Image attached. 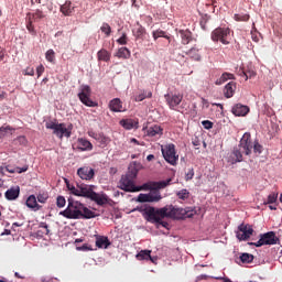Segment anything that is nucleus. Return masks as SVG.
Returning a JSON list of instances; mask_svg holds the SVG:
<instances>
[{
	"mask_svg": "<svg viewBox=\"0 0 282 282\" xmlns=\"http://www.w3.org/2000/svg\"><path fill=\"white\" fill-rule=\"evenodd\" d=\"M117 43H119V45H127V33H122L120 39L117 40Z\"/></svg>",
	"mask_w": 282,
	"mask_h": 282,
	"instance_id": "56",
	"label": "nucleus"
},
{
	"mask_svg": "<svg viewBox=\"0 0 282 282\" xmlns=\"http://www.w3.org/2000/svg\"><path fill=\"white\" fill-rule=\"evenodd\" d=\"M180 36H181V40H182V44L183 45H188V43H191L193 41V35L191 33V31L186 30H181L178 32Z\"/></svg>",
	"mask_w": 282,
	"mask_h": 282,
	"instance_id": "24",
	"label": "nucleus"
},
{
	"mask_svg": "<svg viewBox=\"0 0 282 282\" xmlns=\"http://www.w3.org/2000/svg\"><path fill=\"white\" fill-rule=\"evenodd\" d=\"M100 31H101L106 36H111V25H109V23L104 22L102 25L100 26Z\"/></svg>",
	"mask_w": 282,
	"mask_h": 282,
	"instance_id": "40",
	"label": "nucleus"
},
{
	"mask_svg": "<svg viewBox=\"0 0 282 282\" xmlns=\"http://www.w3.org/2000/svg\"><path fill=\"white\" fill-rule=\"evenodd\" d=\"M164 98H165L166 105L170 107V109H172V111H180L177 110V107H180V105L182 104V100H184V95L166 94L164 95Z\"/></svg>",
	"mask_w": 282,
	"mask_h": 282,
	"instance_id": "12",
	"label": "nucleus"
},
{
	"mask_svg": "<svg viewBox=\"0 0 282 282\" xmlns=\"http://www.w3.org/2000/svg\"><path fill=\"white\" fill-rule=\"evenodd\" d=\"M132 34L135 36V39H143L144 34H147V30L142 25L137 24V26H134L132 30Z\"/></svg>",
	"mask_w": 282,
	"mask_h": 282,
	"instance_id": "30",
	"label": "nucleus"
},
{
	"mask_svg": "<svg viewBox=\"0 0 282 282\" xmlns=\"http://www.w3.org/2000/svg\"><path fill=\"white\" fill-rule=\"evenodd\" d=\"M161 151L165 162H167L172 166H175L177 164L180 155H177V152L175 151V144H166L164 148L161 149Z\"/></svg>",
	"mask_w": 282,
	"mask_h": 282,
	"instance_id": "8",
	"label": "nucleus"
},
{
	"mask_svg": "<svg viewBox=\"0 0 282 282\" xmlns=\"http://www.w3.org/2000/svg\"><path fill=\"white\" fill-rule=\"evenodd\" d=\"M240 261L242 263H252V261H254V256L251 253H242L240 256Z\"/></svg>",
	"mask_w": 282,
	"mask_h": 282,
	"instance_id": "39",
	"label": "nucleus"
},
{
	"mask_svg": "<svg viewBox=\"0 0 282 282\" xmlns=\"http://www.w3.org/2000/svg\"><path fill=\"white\" fill-rule=\"evenodd\" d=\"M66 204H67V200L65 199V196H57L56 198L57 208H65Z\"/></svg>",
	"mask_w": 282,
	"mask_h": 282,
	"instance_id": "46",
	"label": "nucleus"
},
{
	"mask_svg": "<svg viewBox=\"0 0 282 282\" xmlns=\"http://www.w3.org/2000/svg\"><path fill=\"white\" fill-rule=\"evenodd\" d=\"M242 153H245V155H250L252 153V137L250 132H246L242 135L238 147L234 148V151L231 153L232 160H235V162H242Z\"/></svg>",
	"mask_w": 282,
	"mask_h": 282,
	"instance_id": "1",
	"label": "nucleus"
},
{
	"mask_svg": "<svg viewBox=\"0 0 282 282\" xmlns=\"http://www.w3.org/2000/svg\"><path fill=\"white\" fill-rule=\"evenodd\" d=\"M236 90H237V83L229 82L224 88L225 98H232L235 96Z\"/></svg>",
	"mask_w": 282,
	"mask_h": 282,
	"instance_id": "19",
	"label": "nucleus"
},
{
	"mask_svg": "<svg viewBox=\"0 0 282 282\" xmlns=\"http://www.w3.org/2000/svg\"><path fill=\"white\" fill-rule=\"evenodd\" d=\"M120 124L123 127V129L131 131V129H138L139 122L135 121V119H122Z\"/></svg>",
	"mask_w": 282,
	"mask_h": 282,
	"instance_id": "22",
	"label": "nucleus"
},
{
	"mask_svg": "<svg viewBox=\"0 0 282 282\" xmlns=\"http://www.w3.org/2000/svg\"><path fill=\"white\" fill-rule=\"evenodd\" d=\"M46 129H52L54 135L63 140V138H72V131L65 127V123L46 122Z\"/></svg>",
	"mask_w": 282,
	"mask_h": 282,
	"instance_id": "7",
	"label": "nucleus"
},
{
	"mask_svg": "<svg viewBox=\"0 0 282 282\" xmlns=\"http://www.w3.org/2000/svg\"><path fill=\"white\" fill-rule=\"evenodd\" d=\"M78 98L86 107H98V104L91 100V87L87 85L82 86V89L78 93Z\"/></svg>",
	"mask_w": 282,
	"mask_h": 282,
	"instance_id": "11",
	"label": "nucleus"
},
{
	"mask_svg": "<svg viewBox=\"0 0 282 282\" xmlns=\"http://www.w3.org/2000/svg\"><path fill=\"white\" fill-rule=\"evenodd\" d=\"M252 232H254V229H252V226L241 224L238 227L236 237H237V239H239V241H248V239H250V237H252Z\"/></svg>",
	"mask_w": 282,
	"mask_h": 282,
	"instance_id": "13",
	"label": "nucleus"
},
{
	"mask_svg": "<svg viewBox=\"0 0 282 282\" xmlns=\"http://www.w3.org/2000/svg\"><path fill=\"white\" fill-rule=\"evenodd\" d=\"M121 191H126V193H135V178H131V176L122 175L119 182Z\"/></svg>",
	"mask_w": 282,
	"mask_h": 282,
	"instance_id": "14",
	"label": "nucleus"
},
{
	"mask_svg": "<svg viewBox=\"0 0 282 282\" xmlns=\"http://www.w3.org/2000/svg\"><path fill=\"white\" fill-rule=\"evenodd\" d=\"M186 56H189L192 61H202V54H199V48L197 46H193L191 50L186 52Z\"/></svg>",
	"mask_w": 282,
	"mask_h": 282,
	"instance_id": "25",
	"label": "nucleus"
},
{
	"mask_svg": "<svg viewBox=\"0 0 282 282\" xmlns=\"http://www.w3.org/2000/svg\"><path fill=\"white\" fill-rule=\"evenodd\" d=\"M239 76H242L245 80H248V72L247 70H239Z\"/></svg>",
	"mask_w": 282,
	"mask_h": 282,
	"instance_id": "61",
	"label": "nucleus"
},
{
	"mask_svg": "<svg viewBox=\"0 0 282 282\" xmlns=\"http://www.w3.org/2000/svg\"><path fill=\"white\" fill-rule=\"evenodd\" d=\"M67 188H68V191H70L72 195H76V197H78L79 185H77V187H75L74 185H70L69 183H67Z\"/></svg>",
	"mask_w": 282,
	"mask_h": 282,
	"instance_id": "49",
	"label": "nucleus"
},
{
	"mask_svg": "<svg viewBox=\"0 0 282 282\" xmlns=\"http://www.w3.org/2000/svg\"><path fill=\"white\" fill-rule=\"evenodd\" d=\"M34 19V21H39L41 19H45V13L41 10H36L33 14L31 13V20Z\"/></svg>",
	"mask_w": 282,
	"mask_h": 282,
	"instance_id": "43",
	"label": "nucleus"
},
{
	"mask_svg": "<svg viewBox=\"0 0 282 282\" xmlns=\"http://www.w3.org/2000/svg\"><path fill=\"white\" fill-rule=\"evenodd\" d=\"M45 58L48 63H56V52H54L52 48L46 51Z\"/></svg>",
	"mask_w": 282,
	"mask_h": 282,
	"instance_id": "37",
	"label": "nucleus"
},
{
	"mask_svg": "<svg viewBox=\"0 0 282 282\" xmlns=\"http://www.w3.org/2000/svg\"><path fill=\"white\" fill-rule=\"evenodd\" d=\"M227 80H235V75L230 73H224L219 79L216 80V85H224Z\"/></svg>",
	"mask_w": 282,
	"mask_h": 282,
	"instance_id": "33",
	"label": "nucleus"
},
{
	"mask_svg": "<svg viewBox=\"0 0 282 282\" xmlns=\"http://www.w3.org/2000/svg\"><path fill=\"white\" fill-rule=\"evenodd\" d=\"M204 129H213V122L209 120L202 121Z\"/></svg>",
	"mask_w": 282,
	"mask_h": 282,
	"instance_id": "58",
	"label": "nucleus"
},
{
	"mask_svg": "<svg viewBox=\"0 0 282 282\" xmlns=\"http://www.w3.org/2000/svg\"><path fill=\"white\" fill-rule=\"evenodd\" d=\"M248 78H253V76H257V73L254 70H248Z\"/></svg>",
	"mask_w": 282,
	"mask_h": 282,
	"instance_id": "64",
	"label": "nucleus"
},
{
	"mask_svg": "<svg viewBox=\"0 0 282 282\" xmlns=\"http://www.w3.org/2000/svg\"><path fill=\"white\" fill-rule=\"evenodd\" d=\"M156 212L159 217H167V219H184V217H193L195 214L193 210L180 208L173 205H166L162 208H158Z\"/></svg>",
	"mask_w": 282,
	"mask_h": 282,
	"instance_id": "2",
	"label": "nucleus"
},
{
	"mask_svg": "<svg viewBox=\"0 0 282 282\" xmlns=\"http://www.w3.org/2000/svg\"><path fill=\"white\" fill-rule=\"evenodd\" d=\"M97 58L98 61H102L104 63H109V61H111V53L105 48H101L97 53Z\"/></svg>",
	"mask_w": 282,
	"mask_h": 282,
	"instance_id": "28",
	"label": "nucleus"
},
{
	"mask_svg": "<svg viewBox=\"0 0 282 282\" xmlns=\"http://www.w3.org/2000/svg\"><path fill=\"white\" fill-rule=\"evenodd\" d=\"M137 210L142 214V217L149 221L150 224H158L159 226H162L163 228H169V223L163 221L166 219V217H160L158 215L159 209L155 207H138Z\"/></svg>",
	"mask_w": 282,
	"mask_h": 282,
	"instance_id": "4",
	"label": "nucleus"
},
{
	"mask_svg": "<svg viewBox=\"0 0 282 282\" xmlns=\"http://www.w3.org/2000/svg\"><path fill=\"white\" fill-rule=\"evenodd\" d=\"M94 188H96L95 185L80 184L78 197H86L95 202L98 206H105L107 204V195L98 194L94 192Z\"/></svg>",
	"mask_w": 282,
	"mask_h": 282,
	"instance_id": "3",
	"label": "nucleus"
},
{
	"mask_svg": "<svg viewBox=\"0 0 282 282\" xmlns=\"http://www.w3.org/2000/svg\"><path fill=\"white\" fill-rule=\"evenodd\" d=\"M138 202H140L141 204L149 202V194H139Z\"/></svg>",
	"mask_w": 282,
	"mask_h": 282,
	"instance_id": "53",
	"label": "nucleus"
},
{
	"mask_svg": "<svg viewBox=\"0 0 282 282\" xmlns=\"http://www.w3.org/2000/svg\"><path fill=\"white\" fill-rule=\"evenodd\" d=\"M12 128L10 126H2L0 128V140L3 138H9V135H12Z\"/></svg>",
	"mask_w": 282,
	"mask_h": 282,
	"instance_id": "34",
	"label": "nucleus"
},
{
	"mask_svg": "<svg viewBox=\"0 0 282 282\" xmlns=\"http://www.w3.org/2000/svg\"><path fill=\"white\" fill-rule=\"evenodd\" d=\"M160 199H162V195H160V193L148 194V202L149 203L160 202Z\"/></svg>",
	"mask_w": 282,
	"mask_h": 282,
	"instance_id": "41",
	"label": "nucleus"
},
{
	"mask_svg": "<svg viewBox=\"0 0 282 282\" xmlns=\"http://www.w3.org/2000/svg\"><path fill=\"white\" fill-rule=\"evenodd\" d=\"M94 217H96V213H94L91 209L85 207V205H83V212H82V216L80 219H94Z\"/></svg>",
	"mask_w": 282,
	"mask_h": 282,
	"instance_id": "31",
	"label": "nucleus"
},
{
	"mask_svg": "<svg viewBox=\"0 0 282 282\" xmlns=\"http://www.w3.org/2000/svg\"><path fill=\"white\" fill-rule=\"evenodd\" d=\"M279 198V194H270L268 196V200H267V204H274L276 202V199Z\"/></svg>",
	"mask_w": 282,
	"mask_h": 282,
	"instance_id": "50",
	"label": "nucleus"
},
{
	"mask_svg": "<svg viewBox=\"0 0 282 282\" xmlns=\"http://www.w3.org/2000/svg\"><path fill=\"white\" fill-rule=\"evenodd\" d=\"M97 140L100 142V144L107 145L108 142H110L109 138L105 137V134H99Z\"/></svg>",
	"mask_w": 282,
	"mask_h": 282,
	"instance_id": "52",
	"label": "nucleus"
},
{
	"mask_svg": "<svg viewBox=\"0 0 282 282\" xmlns=\"http://www.w3.org/2000/svg\"><path fill=\"white\" fill-rule=\"evenodd\" d=\"M126 175L135 180L138 177V169L135 166H130Z\"/></svg>",
	"mask_w": 282,
	"mask_h": 282,
	"instance_id": "44",
	"label": "nucleus"
},
{
	"mask_svg": "<svg viewBox=\"0 0 282 282\" xmlns=\"http://www.w3.org/2000/svg\"><path fill=\"white\" fill-rule=\"evenodd\" d=\"M210 39L214 43H223V45H230V29L229 28H216L212 34Z\"/></svg>",
	"mask_w": 282,
	"mask_h": 282,
	"instance_id": "6",
	"label": "nucleus"
},
{
	"mask_svg": "<svg viewBox=\"0 0 282 282\" xmlns=\"http://www.w3.org/2000/svg\"><path fill=\"white\" fill-rule=\"evenodd\" d=\"M210 107V104L208 102V100L203 99V109H208Z\"/></svg>",
	"mask_w": 282,
	"mask_h": 282,
	"instance_id": "63",
	"label": "nucleus"
},
{
	"mask_svg": "<svg viewBox=\"0 0 282 282\" xmlns=\"http://www.w3.org/2000/svg\"><path fill=\"white\" fill-rule=\"evenodd\" d=\"M279 238L274 231H269L260 236L257 242H249V246H256V248H261V246H276Z\"/></svg>",
	"mask_w": 282,
	"mask_h": 282,
	"instance_id": "9",
	"label": "nucleus"
},
{
	"mask_svg": "<svg viewBox=\"0 0 282 282\" xmlns=\"http://www.w3.org/2000/svg\"><path fill=\"white\" fill-rule=\"evenodd\" d=\"M25 76H34V68L28 67L24 73Z\"/></svg>",
	"mask_w": 282,
	"mask_h": 282,
	"instance_id": "59",
	"label": "nucleus"
},
{
	"mask_svg": "<svg viewBox=\"0 0 282 282\" xmlns=\"http://www.w3.org/2000/svg\"><path fill=\"white\" fill-rule=\"evenodd\" d=\"M138 261H152L153 258L151 257V250H141L137 256Z\"/></svg>",
	"mask_w": 282,
	"mask_h": 282,
	"instance_id": "29",
	"label": "nucleus"
},
{
	"mask_svg": "<svg viewBox=\"0 0 282 282\" xmlns=\"http://www.w3.org/2000/svg\"><path fill=\"white\" fill-rule=\"evenodd\" d=\"M43 72H45V67L43 65L36 67L37 78H41V76H43Z\"/></svg>",
	"mask_w": 282,
	"mask_h": 282,
	"instance_id": "57",
	"label": "nucleus"
},
{
	"mask_svg": "<svg viewBox=\"0 0 282 282\" xmlns=\"http://www.w3.org/2000/svg\"><path fill=\"white\" fill-rule=\"evenodd\" d=\"M48 195L47 194H39L37 195V202H40V204H45L48 199Z\"/></svg>",
	"mask_w": 282,
	"mask_h": 282,
	"instance_id": "51",
	"label": "nucleus"
},
{
	"mask_svg": "<svg viewBox=\"0 0 282 282\" xmlns=\"http://www.w3.org/2000/svg\"><path fill=\"white\" fill-rule=\"evenodd\" d=\"M77 175L80 177V180L89 181V180H94L96 172L94 171V169L89 166H84L77 170Z\"/></svg>",
	"mask_w": 282,
	"mask_h": 282,
	"instance_id": "15",
	"label": "nucleus"
},
{
	"mask_svg": "<svg viewBox=\"0 0 282 282\" xmlns=\"http://www.w3.org/2000/svg\"><path fill=\"white\" fill-rule=\"evenodd\" d=\"M109 109L110 111H113L116 113L122 112V100H120V98H115L110 100Z\"/></svg>",
	"mask_w": 282,
	"mask_h": 282,
	"instance_id": "21",
	"label": "nucleus"
},
{
	"mask_svg": "<svg viewBox=\"0 0 282 282\" xmlns=\"http://www.w3.org/2000/svg\"><path fill=\"white\" fill-rule=\"evenodd\" d=\"M234 19L235 21H250V14L248 13L235 14Z\"/></svg>",
	"mask_w": 282,
	"mask_h": 282,
	"instance_id": "45",
	"label": "nucleus"
},
{
	"mask_svg": "<svg viewBox=\"0 0 282 282\" xmlns=\"http://www.w3.org/2000/svg\"><path fill=\"white\" fill-rule=\"evenodd\" d=\"M28 208H32L33 210H41V205L36 202V196L30 195L26 199Z\"/></svg>",
	"mask_w": 282,
	"mask_h": 282,
	"instance_id": "26",
	"label": "nucleus"
},
{
	"mask_svg": "<svg viewBox=\"0 0 282 282\" xmlns=\"http://www.w3.org/2000/svg\"><path fill=\"white\" fill-rule=\"evenodd\" d=\"M40 228H44V230H45V235H50V228L47 227V224H45V223H42L41 224V226H40Z\"/></svg>",
	"mask_w": 282,
	"mask_h": 282,
	"instance_id": "60",
	"label": "nucleus"
},
{
	"mask_svg": "<svg viewBox=\"0 0 282 282\" xmlns=\"http://www.w3.org/2000/svg\"><path fill=\"white\" fill-rule=\"evenodd\" d=\"M176 197L182 199V202H186L191 197V192L188 189H181L176 193Z\"/></svg>",
	"mask_w": 282,
	"mask_h": 282,
	"instance_id": "36",
	"label": "nucleus"
},
{
	"mask_svg": "<svg viewBox=\"0 0 282 282\" xmlns=\"http://www.w3.org/2000/svg\"><path fill=\"white\" fill-rule=\"evenodd\" d=\"M3 58H6V51L0 47V63L3 61Z\"/></svg>",
	"mask_w": 282,
	"mask_h": 282,
	"instance_id": "62",
	"label": "nucleus"
},
{
	"mask_svg": "<svg viewBox=\"0 0 282 282\" xmlns=\"http://www.w3.org/2000/svg\"><path fill=\"white\" fill-rule=\"evenodd\" d=\"M4 169L6 171H8V173H25V171H28V165L23 167H14V169H10L9 166H7Z\"/></svg>",
	"mask_w": 282,
	"mask_h": 282,
	"instance_id": "42",
	"label": "nucleus"
},
{
	"mask_svg": "<svg viewBox=\"0 0 282 282\" xmlns=\"http://www.w3.org/2000/svg\"><path fill=\"white\" fill-rule=\"evenodd\" d=\"M193 177H195V171L193 169H191L185 174V180H186V182H188V181L193 180Z\"/></svg>",
	"mask_w": 282,
	"mask_h": 282,
	"instance_id": "55",
	"label": "nucleus"
},
{
	"mask_svg": "<svg viewBox=\"0 0 282 282\" xmlns=\"http://www.w3.org/2000/svg\"><path fill=\"white\" fill-rule=\"evenodd\" d=\"M15 142H19V144L25 147V144H28V139L24 135H20L15 139Z\"/></svg>",
	"mask_w": 282,
	"mask_h": 282,
	"instance_id": "54",
	"label": "nucleus"
},
{
	"mask_svg": "<svg viewBox=\"0 0 282 282\" xmlns=\"http://www.w3.org/2000/svg\"><path fill=\"white\" fill-rule=\"evenodd\" d=\"M83 203L68 198V205L65 210L59 212L66 219H80L83 217Z\"/></svg>",
	"mask_w": 282,
	"mask_h": 282,
	"instance_id": "5",
	"label": "nucleus"
},
{
	"mask_svg": "<svg viewBox=\"0 0 282 282\" xmlns=\"http://www.w3.org/2000/svg\"><path fill=\"white\" fill-rule=\"evenodd\" d=\"M163 133H164V129L158 124H153L149 127L147 130V135H149V138H156V137L160 138L163 135Z\"/></svg>",
	"mask_w": 282,
	"mask_h": 282,
	"instance_id": "17",
	"label": "nucleus"
},
{
	"mask_svg": "<svg viewBox=\"0 0 282 282\" xmlns=\"http://www.w3.org/2000/svg\"><path fill=\"white\" fill-rule=\"evenodd\" d=\"M118 58H129L131 56V51L127 47H120L116 54Z\"/></svg>",
	"mask_w": 282,
	"mask_h": 282,
	"instance_id": "35",
	"label": "nucleus"
},
{
	"mask_svg": "<svg viewBox=\"0 0 282 282\" xmlns=\"http://www.w3.org/2000/svg\"><path fill=\"white\" fill-rule=\"evenodd\" d=\"M96 246L97 248H109V246H111V242L109 241V238L105 236H97Z\"/></svg>",
	"mask_w": 282,
	"mask_h": 282,
	"instance_id": "27",
	"label": "nucleus"
},
{
	"mask_svg": "<svg viewBox=\"0 0 282 282\" xmlns=\"http://www.w3.org/2000/svg\"><path fill=\"white\" fill-rule=\"evenodd\" d=\"M171 184V178L161 182H148L141 186H135L134 193H140V191H161V188H166Z\"/></svg>",
	"mask_w": 282,
	"mask_h": 282,
	"instance_id": "10",
	"label": "nucleus"
},
{
	"mask_svg": "<svg viewBox=\"0 0 282 282\" xmlns=\"http://www.w3.org/2000/svg\"><path fill=\"white\" fill-rule=\"evenodd\" d=\"M145 98H153V93L142 90L141 94H139L134 97V100H135V102H142V100H145Z\"/></svg>",
	"mask_w": 282,
	"mask_h": 282,
	"instance_id": "32",
	"label": "nucleus"
},
{
	"mask_svg": "<svg viewBox=\"0 0 282 282\" xmlns=\"http://www.w3.org/2000/svg\"><path fill=\"white\" fill-rule=\"evenodd\" d=\"M152 36L154 39V41H158V39H171L169 35H166V32L162 31V30H156L152 33Z\"/></svg>",
	"mask_w": 282,
	"mask_h": 282,
	"instance_id": "38",
	"label": "nucleus"
},
{
	"mask_svg": "<svg viewBox=\"0 0 282 282\" xmlns=\"http://www.w3.org/2000/svg\"><path fill=\"white\" fill-rule=\"evenodd\" d=\"M252 149L254 153H258V154L263 153V145L258 143V141H254V143L252 144Z\"/></svg>",
	"mask_w": 282,
	"mask_h": 282,
	"instance_id": "48",
	"label": "nucleus"
},
{
	"mask_svg": "<svg viewBox=\"0 0 282 282\" xmlns=\"http://www.w3.org/2000/svg\"><path fill=\"white\" fill-rule=\"evenodd\" d=\"M28 23H26V30L31 33L34 34V25L32 24V13H28Z\"/></svg>",
	"mask_w": 282,
	"mask_h": 282,
	"instance_id": "47",
	"label": "nucleus"
},
{
	"mask_svg": "<svg viewBox=\"0 0 282 282\" xmlns=\"http://www.w3.org/2000/svg\"><path fill=\"white\" fill-rule=\"evenodd\" d=\"M231 112L234 113V116L243 117V116H248V113H250V108L242 104H236L232 107Z\"/></svg>",
	"mask_w": 282,
	"mask_h": 282,
	"instance_id": "16",
	"label": "nucleus"
},
{
	"mask_svg": "<svg viewBox=\"0 0 282 282\" xmlns=\"http://www.w3.org/2000/svg\"><path fill=\"white\" fill-rule=\"evenodd\" d=\"M77 149H79V151H91L94 149V144H91L87 139L79 138L77 140Z\"/></svg>",
	"mask_w": 282,
	"mask_h": 282,
	"instance_id": "20",
	"label": "nucleus"
},
{
	"mask_svg": "<svg viewBox=\"0 0 282 282\" xmlns=\"http://www.w3.org/2000/svg\"><path fill=\"white\" fill-rule=\"evenodd\" d=\"M59 11L64 17H72V12H74V7H72V1L66 0L64 4L61 6Z\"/></svg>",
	"mask_w": 282,
	"mask_h": 282,
	"instance_id": "23",
	"label": "nucleus"
},
{
	"mask_svg": "<svg viewBox=\"0 0 282 282\" xmlns=\"http://www.w3.org/2000/svg\"><path fill=\"white\" fill-rule=\"evenodd\" d=\"M21 193V188L19 186L17 187H11L9 188L6 193H4V197L6 199H8L9 202H14V199H17L19 197Z\"/></svg>",
	"mask_w": 282,
	"mask_h": 282,
	"instance_id": "18",
	"label": "nucleus"
}]
</instances>
